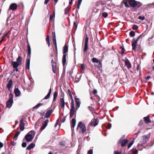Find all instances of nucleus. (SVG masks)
Instances as JSON below:
<instances>
[{
    "instance_id": "obj_1",
    "label": "nucleus",
    "mask_w": 154,
    "mask_h": 154,
    "mask_svg": "<svg viewBox=\"0 0 154 154\" xmlns=\"http://www.w3.org/2000/svg\"><path fill=\"white\" fill-rule=\"evenodd\" d=\"M35 132L31 131L28 132L26 135L25 138L27 142L31 141L35 136Z\"/></svg>"
},
{
    "instance_id": "obj_2",
    "label": "nucleus",
    "mask_w": 154,
    "mask_h": 154,
    "mask_svg": "<svg viewBox=\"0 0 154 154\" xmlns=\"http://www.w3.org/2000/svg\"><path fill=\"white\" fill-rule=\"evenodd\" d=\"M128 2L130 6L132 8H135L136 7H139L142 5L140 2L135 0H128Z\"/></svg>"
},
{
    "instance_id": "obj_3",
    "label": "nucleus",
    "mask_w": 154,
    "mask_h": 154,
    "mask_svg": "<svg viewBox=\"0 0 154 154\" xmlns=\"http://www.w3.org/2000/svg\"><path fill=\"white\" fill-rule=\"evenodd\" d=\"M68 47L65 45L64 46L63 50V55L62 58V63L63 66H64L66 62V55L65 53L68 52Z\"/></svg>"
},
{
    "instance_id": "obj_4",
    "label": "nucleus",
    "mask_w": 154,
    "mask_h": 154,
    "mask_svg": "<svg viewBox=\"0 0 154 154\" xmlns=\"http://www.w3.org/2000/svg\"><path fill=\"white\" fill-rule=\"evenodd\" d=\"M150 134L147 135H145L143 137V140L140 142L137 145V147H139L140 146H142L143 144H145L147 142L150 138Z\"/></svg>"
},
{
    "instance_id": "obj_5",
    "label": "nucleus",
    "mask_w": 154,
    "mask_h": 154,
    "mask_svg": "<svg viewBox=\"0 0 154 154\" xmlns=\"http://www.w3.org/2000/svg\"><path fill=\"white\" fill-rule=\"evenodd\" d=\"M13 95L12 93H11L9 94V98L6 102V106L8 108H10L13 103Z\"/></svg>"
},
{
    "instance_id": "obj_6",
    "label": "nucleus",
    "mask_w": 154,
    "mask_h": 154,
    "mask_svg": "<svg viewBox=\"0 0 154 154\" xmlns=\"http://www.w3.org/2000/svg\"><path fill=\"white\" fill-rule=\"evenodd\" d=\"M80 128L82 134H84L86 131V128L85 125L82 122L80 121L77 125V129Z\"/></svg>"
},
{
    "instance_id": "obj_7",
    "label": "nucleus",
    "mask_w": 154,
    "mask_h": 154,
    "mask_svg": "<svg viewBox=\"0 0 154 154\" xmlns=\"http://www.w3.org/2000/svg\"><path fill=\"white\" fill-rule=\"evenodd\" d=\"M142 35V34L140 35L137 38L136 40H135V38H134L132 40V50L134 51H135L136 50V48L137 42L139 40Z\"/></svg>"
},
{
    "instance_id": "obj_8",
    "label": "nucleus",
    "mask_w": 154,
    "mask_h": 154,
    "mask_svg": "<svg viewBox=\"0 0 154 154\" xmlns=\"http://www.w3.org/2000/svg\"><path fill=\"white\" fill-rule=\"evenodd\" d=\"M99 122V120L97 119L94 118L92 119L91 122L88 125V126H91L95 127L98 125Z\"/></svg>"
},
{
    "instance_id": "obj_9",
    "label": "nucleus",
    "mask_w": 154,
    "mask_h": 154,
    "mask_svg": "<svg viewBox=\"0 0 154 154\" xmlns=\"http://www.w3.org/2000/svg\"><path fill=\"white\" fill-rule=\"evenodd\" d=\"M86 37L85 40V44L83 50V51L84 52H86L87 51L88 48V43L89 38L87 35L86 34Z\"/></svg>"
},
{
    "instance_id": "obj_10",
    "label": "nucleus",
    "mask_w": 154,
    "mask_h": 154,
    "mask_svg": "<svg viewBox=\"0 0 154 154\" xmlns=\"http://www.w3.org/2000/svg\"><path fill=\"white\" fill-rule=\"evenodd\" d=\"M125 64V66L127 67L128 69H129L131 67V65L128 59L125 57V60H124Z\"/></svg>"
},
{
    "instance_id": "obj_11",
    "label": "nucleus",
    "mask_w": 154,
    "mask_h": 154,
    "mask_svg": "<svg viewBox=\"0 0 154 154\" xmlns=\"http://www.w3.org/2000/svg\"><path fill=\"white\" fill-rule=\"evenodd\" d=\"M128 142V140H124L123 139V138H122L119 141L118 143V144H119L121 143L122 146H124Z\"/></svg>"
},
{
    "instance_id": "obj_12",
    "label": "nucleus",
    "mask_w": 154,
    "mask_h": 154,
    "mask_svg": "<svg viewBox=\"0 0 154 154\" xmlns=\"http://www.w3.org/2000/svg\"><path fill=\"white\" fill-rule=\"evenodd\" d=\"M51 64L52 66V70L53 72L56 74V63L54 62V60L52 59L51 60Z\"/></svg>"
},
{
    "instance_id": "obj_13",
    "label": "nucleus",
    "mask_w": 154,
    "mask_h": 154,
    "mask_svg": "<svg viewBox=\"0 0 154 154\" xmlns=\"http://www.w3.org/2000/svg\"><path fill=\"white\" fill-rule=\"evenodd\" d=\"M17 8V4L16 3H13L10 5L9 9L12 10H16Z\"/></svg>"
},
{
    "instance_id": "obj_14",
    "label": "nucleus",
    "mask_w": 154,
    "mask_h": 154,
    "mask_svg": "<svg viewBox=\"0 0 154 154\" xmlns=\"http://www.w3.org/2000/svg\"><path fill=\"white\" fill-rule=\"evenodd\" d=\"M20 128L21 131H23L24 129V123L23 120L21 119L20 121Z\"/></svg>"
},
{
    "instance_id": "obj_15",
    "label": "nucleus",
    "mask_w": 154,
    "mask_h": 154,
    "mask_svg": "<svg viewBox=\"0 0 154 154\" xmlns=\"http://www.w3.org/2000/svg\"><path fill=\"white\" fill-rule=\"evenodd\" d=\"M75 101L76 104V109H77L78 108L80 107L81 103L80 102V99L78 98H75Z\"/></svg>"
},
{
    "instance_id": "obj_16",
    "label": "nucleus",
    "mask_w": 154,
    "mask_h": 154,
    "mask_svg": "<svg viewBox=\"0 0 154 154\" xmlns=\"http://www.w3.org/2000/svg\"><path fill=\"white\" fill-rule=\"evenodd\" d=\"M76 122V119H75L73 118L72 119L71 124V128H72V130H73V129H74V128Z\"/></svg>"
},
{
    "instance_id": "obj_17",
    "label": "nucleus",
    "mask_w": 154,
    "mask_h": 154,
    "mask_svg": "<svg viewBox=\"0 0 154 154\" xmlns=\"http://www.w3.org/2000/svg\"><path fill=\"white\" fill-rule=\"evenodd\" d=\"M30 62V58L27 59L26 61V69H29Z\"/></svg>"
},
{
    "instance_id": "obj_18",
    "label": "nucleus",
    "mask_w": 154,
    "mask_h": 154,
    "mask_svg": "<svg viewBox=\"0 0 154 154\" xmlns=\"http://www.w3.org/2000/svg\"><path fill=\"white\" fill-rule=\"evenodd\" d=\"M48 122V119H47L45 121V122H44L41 128V129L42 130H44L46 126L47 125Z\"/></svg>"
},
{
    "instance_id": "obj_19",
    "label": "nucleus",
    "mask_w": 154,
    "mask_h": 154,
    "mask_svg": "<svg viewBox=\"0 0 154 154\" xmlns=\"http://www.w3.org/2000/svg\"><path fill=\"white\" fill-rule=\"evenodd\" d=\"M60 105L62 108H64L65 106V103L64 98H60Z\"/></svg>"
},
{
    "instance_id": "obj_20",
    "label": "nucleus",
    "mask_w": 154,
    "mask_h": 154,
    "mask_svg": "<svg viewBox=\"0 0 154 154\" xmlns=\"http://www.w3.org/2000/svg\"><path fill=\"white\" fill-rule=\"evenodd\" d=\"M12 65L14 68H18V66L20 65L17 63L16 61H12Z\"/></svg>"
},
{
    "instance_id": "obj_21",
    "label": "nucleus",
    "mask_w": 154,
    "mask_h": 154,
    "mask_svg": "<svg viewBox=\"0 0 154 154\" xmlns=\"http://www.w3.org/2000/svg\"><path fill=\"white\" fill-rule=\"evenodd\" d=\"M14 93L15 96L18 97L20 95V92L18 88H15L14 90Z\"/></svg>"
},
{
    "instance_id": "obj_22",
    "label": "nucleus",
    "mask_w": 154,
    "mask_h": 154,
    "mask_svg": "<svg viewBox=\"0 0 154 154\" xmlns=\"http://www.w3.org/2000/svg\"><path fill=\"white\" fill-rule=\"evenodd\" d=\"M35 146V143H32L27 147L26 149V150H30L33 148Z\"/></svg>"
},
{
    "instance_id": "obj_23",
    "label": "nucleus",
    "mask_w": 154,
    "mask_h": 154,
    "mask_svg": "<svg viewBox=\"0 0 154 154\" xmlns=\"http://www.w3.org/2000/svg\"><path fill=\"white\" fill-rule=\"evenodd\" d=\"M13 84L12 80L11 79L8 82L7 85V87L9 90L11 88Z\"/></svg>"
},
{
    "instance_id": "obj_24",
    "label": "nucleus",
    "mask_w": 154,
    "mask_h": 154,
    "mask_svg": "<svg viewBox=\"0 0 154 154\" xmlns=\"http://www.w3.org/2000/svg\"><path fill=\"white\" fill-rule=\"evenodd\" d=\"M52 112V109H50L48 110L46 113V118H49L50 116L51 115Z\"/></svg>"
},
{
    "instance_id": "obj_25",
    "label": "nucleus",
    "mask_w": 154,
    "mask_h": 154,
    "mask_svg": "<svg viewBox=\"0 0 154 154\" xmlns=\"http://www.w3.org/2000/svg\"><path fill=\"white\" fill-rule=\"evenodd\" d=\"M145 123L148 124L151 121L149 117H145L143 118Z\"/></svg>"
},
{
    "instance_id": "obj_26",
    "label": "nucleus",
    "mask_w": 154,
    "mask_h": 154,
    "mask_svg": "<svg viewBox=\"0 0 154 154\" xmlns=\"http://www.w3.org/2000/svg\"><path fill=\"white\" fill-rule=\"evenodd\" d=\"M75 109L71 108L70 109V118H71L75 113Z\"/></svg>"
},
{
    "instance_id": "obj_27",
    "label": "nucleus",
    "mask_w": 154,
    "mask_h": 154,
    "mask_svg": "<svg viewBox=\"0 0 154 154\" xmlns=\"http://www.w3.org/2000/svg\"><path fill=\"white\" fill-rule=\"evenodd\" d=\"M22 58L20 56H19L16 60V62L20 65L21 64Z\"/></svg>"
},
{
    "instance_id": "obj_28",
    "label": "nucleus",
    "mask_w": 154,
    "mask_h": 154,
    "mask_svg": "<svg viewBox=\"0 0 154 154\" xmlns=\"http://www.w3.org/2000/svg\"><path fill=\"white\" fill-rule=\"evenodd\" d=\"M51 88H50L49 89V92L48 94H47V95L44 98V99H48L50 96L51 93Z\"/></svg>"
},
{
    "instance_id": "obj_29",
    "label": "nucleus",
    "mask_w": 154,
    "mask_h": 154,
    "mask_svg": "<svg viewBox=\"0 0 154 154\" xmlns=\"http://www.w3.org/2000/svg\"><path fill=\"white\" fill-rule=\"evenodd\" d=\"M136 69L137 71L138 72H139V73L140 75L141 74V67L140 66V64H138L137 65V66L136 67Z\"/></svg>"
},
{
    "instance_id": "obj_30",
    "label": "nucleus",
    "mask_w": 154,
    "mask_h": 154,
    "mask_svg": "<svg viewBox=\"0 0 154 154\" xmlns=\"http://www.w3.org/2000/svg\"><path fill=\"white\" fill-rule=\"evenodd\" d=\"M57 93L56 91H55L53 94V101L54 102L56 101L57 100Z\"/></svg>"
},
{
    "instance_id": "obj_31",
    "label": "nucleus",
    "mask_w": 154,
    "mask_h": 154,
    "mask_svg": "<svg viewBox=\"0 0 154 154\" xmlns=\"http://www.w3.org/2000/svg\"><path fill=\"white\" fill-rule=\"evenodd\" d=\"M27 48L28 49V56H30L31 53V49L30 46L29 44L28 45Z\"/></svg>"
},
{
    "instance_id": "obj_32",
    "label": "nucleus",
    "mask_w": 154,
    "mask_h": 154,
    "mask_svg": "<svg viewBox=\"0 0 154 154\" xmlns=\"http://www.w3.org/2000/svg\"><path fill=\"white\" fill-rule=\"evenodd\" d=\"M46 41L47 42V44L48 45V46L49 47L50 46L49 37V35H47L46 38Z\"/></svg>"
},
{
    "instance_id": "obj_33",
    "label": "nucleus",
    "mask_w": 154,
    "mask_h": 154,
    "mask_svg": "<svg viewBox=\"0 0 154 154\" xmlns=\"http://www.w3.org/2000/svg\"><path fill=\"white\" fill-rule=\"evenodd\" d=\"M109 1V0L104 1L103 2L102 1H100L98 2V3L100 5H103Z\"/></svg>"
},
{
    "instance_id": "obj_34",
    "label": "nucleus",
    "mask_w": 154,
    "mask_h": 154,
    "mask_svg": "<svg viewBox=\"0 0 154 154\" xmlns=\"http://www.w3.org/2000/svg\"><path fill=\"white\" fill-rule=\"evenodd\" d=\"M92 61L93 63H98L99 62V60L95 57H94L92 59Z\"/></svg>"
},
{
    "instance_id": "obj_35",
    "label": "nucleus",
    "mask_w": 154,
    "mask_h": 154,
    "mask_svg": "<svg viewBox=\"0 0 154 154\" xmlns=\"http://www.w3.org/2000/svg\"><path fill=\"white\" fill-rule=\"evenodd\" d=\"M10 31L8 30L7 31H6L5 33L3 34V35L2 36V37L3 38H5V37L8 35V33Z\"/></svg>"
},
{
    "instance_id": "obj_36",
    "label": "nucleus",
    "mask_w": 154,
    "mask_h": 154,
    "mask_svg": "<svg viewBox=\"0 0 154 154\" xmlns=\"http://www.w3.org/2000/svg\"><path fill=\"white\" fill-rule=\"evenodd\" d=\"M71 99L72 100L71 102V108L75 109V108L74 107V100L73 99V98Z\"/></svg>"
},
{
    "instance_id": "obj_37",
    "label": "nucleus",
    "mask_w": 154,
    "mask_h": 154,
    "mask_svg": "<svg viewBox=\"0 0 154 154\" xmlns=\"http://www.w3.org/2000/svg\"><path fill=\"white\" fill-rule=\"evenodd\" d=\"M120 48L122 50L121 55L122 56H123L124 54L125 50L123 47H121Z\"/></svg>"
},
{
    "instance_id": "obj_38",
    "label": "nucleus",
    "mask_w": 154,
    "mask_h": 154,
    "mask_svg": "<svg viewBox=\"0 0 154 154\" xmlns=\"http://www.w3.org/2000/svg\"><path fill=\"white\" fill-rule=\"evenodd\" d=\"M43 103H39L38 104L36 105L33 108V109H37V108H38L40 106H42L43 105Z\"/></svg>"
},
{
    "instance_id": "obj_39",
    "label": "nucleus",
    "mask_w": 154,
    "mask_h": 154,
    "mask_svg": "<svg viewBox=\"0 0 154 154\" xmlns=\"http://www.w3.org/2000/svg\"><path fill=\"white\" fill-rule=\"evenodd\" d=\"M43 103H39L38 104L36 105L33 108V109H37V108H38L40 106H42L43 105Z\"/></svg>"
},
{
    "instance_id": "obj_40",
    "label": "nucleus",
    "mask_w": 154,
    "mask_h": 154,
    "mask_svg": "<svg viewBox=\"0 0 154 154\" xmlns=\"http://www.w3.org/2000/svg\"><path fill=\"white\" fill-rule=\"evenodd\" d=\"M14 68L15 69H14L13 71L11 72V73H14V75H15L16 77L17 78V75H16V74L15 73V72L16 71V72H18V69L17 68Z\"/></svg>"
},
{
    "instance_id": "obj_41",
    "label": "nucleus",
    "mask_w": 154,
    "mask_h": 154,
    "mask_svg": "<svg viewBox=\"0 0 154 154\" xmlns=\"http://www.w3.org/2000/svg\"><path fill=\"white\" fill-rule=\"evenodd\" d=\"M53 43L54 45L56 51L57 52V42H56V40L55 41H53Z\"/></svg>"
},
{
    "instance_id": "obj_42",
    "label": "nucleus",
    "mask_w": 154,
    "mask_h": 154,
    "mask_svg": "<svg viewBox=\"0 0 154 154\" xmlns=\"http://www.w3.org/2000/svg\"><path fill=\"white\" fill-rule=\"evenodd\" d=\"M129 35L131 37H133L135 36V33L134 31H131L130 32Z\"/></svg>"
},
{
    "instance_id": "obj_43",
    "label": "nucleus",
    "mask_w": 154,
    "mask_h": 154,
    "mask_svg": "<svg viewBox=\"0 0 154 154\" xmlns=\"http://www.w3.org/2000/svg\"><path fill=\"white\" fill-rule=\"evenodd\" d=\"M68 93L69 94V97H70L71 99H73V97H72V94L71 91L69 89H68Z\"/></svg>"
},
{
    "instance_id": "obj_44",
    "label": "nucleus",
    "mask_w": 154,
    "mask_h": 154,
    "mask_svg": "<svg viewBox=\"0 0 154 154\" xmlns=\"http://www.w3.org/2000/svg\"><path fill=\"white\" fill-rule=\"evenodd\" d=\"M70 7H67L66 8L65 10V14H67V12H68L70 9Z\"/></svg>"
},
{
    "instance_id": "obj_45",
    "label": "nucleus",
    "mask_w": 154,
    "mask_h": 154,
    "mask_svg": "<svg viewBox=\"0 0 154 154\" xmlns=\"http://www.w3.org/2000/svg\"><path fill=\"white\" fill-rule=\"evenodd\" d=\"M108 16V14L107 12H104L102 14V16L104 18H106Z\"/></svg>"
},
{
    "instance_id": "obj_46",
    "label": "nucleus",
    "mask_w": 154,
    "mask_h": 154,
    "mask_svg": "<svg viewBox=\"0 0 154 154\" xmlns=\"http://www.w3.org/2000/svg\"><path fill=\"white\" fill-rule=\"evenodd\" d=\"M133 143L134 140L131 141L130 143H129L128 144V149L129 148Z\"/></svg>"
},
{
    "instance_id": "obj_47",
    "label": "nucleus",
    "mask_w": 154,
    "mask_h": 154,
    "mask_svg": "<svg viewBox=\"0 0 154 154\" xmlns=\"http://www.w3.org/2000/svg\"><path fill=\"white\" fill-rule=\"evenodd\" d=\"M20 131H17L15 134V136H14V139H15V138H16L17 137H18L19 135L20 134Z\"/></svg>"
},
{
    "instance_id": "obj_48",
    "label": "nucleus",
    "mask_w": 154,
    "mask_h": 154,
    "mask_svg": "<svg viewBox=\"0 0 154 154\" xmlns=\"http://www.w3.org/2000/svg\"><path fill=\"white\" fill-rule=\"evenodd\" d=\"M132 152L133 154H137L138 151L137 149H134L132 150Z\"/></svg>"
},
{
    "instance_id": "obj_49",
    "label": "nucleus",
    "mask_w": 154,
    "mask_h": 154,
    "mask_svg": "<svg viewBox=\"0 0 154 154\" xmlns=\"http://www.w3.org/2000/svg\"><path fill=\"white\" fill-rule=\"evenodd\" d=\"M53 41H55L56 40V36H55V32H53Z\"/></svg>"
},
{
    "instance_id": "obj_50",
    "label": "nucleus",
    "mask_w": 154,
    "mask_h": 154,
    "mask_svg": "<svg viewBox=\"0 0 154 154\" xmlns=\"http://www.w3.org/2000/svg\"><path fill=\"white\" fill-rule=\"evenodd\" d=\"M138 28V26L137 25H134L132 27V29L133 30H136Z\"/></svg>"
},
{
    "instance_id": "obj_51",
    "label": "nucleus",
    "mask_w": 154,
    "mask_h": 154,
    "mask_svg": "<svg viewBox=\"0 0 154 154\" xmlns=\"http://www.w3.org/2000/svg\"><path fill=\"white\" fill-rule=\"evenodd\" d=\"M60 144L63 146H65V142L64 141H61L60 142Z\"/></svg>"
},
{
    "instance_id": "obj_52",
    "label": "nucleus",
    "mask_w": 154,
    "mask_h": 154,
    "mask_svg": "<svg viewBox=\"0 0 154 154\" xmlns=\"http://www.w3.org/2000/svg\"><path fill=\"white\" fill-rule=\"evenodd\" d=\"M55 16V14L54 12V15H50V21Z\"/></svg>"
},
{
    "instance_id": "obj_53",
    "label": "nucleus",
    "mask_w": 154,
    "mask_h": 154,
    "mask_svg": "<svg viewBox=\"0 0 154 154\" xmlns=\"http://www.w3.org/2000/svg\"><path fill=\"white\" fill-rule=\"evenodd\" d=\"M145 17L144 16H140L138 17V19L141 20H144L145 19Z\"/></svg>"
},
{
    "instance_id": "obj_54",
    "label": "nucleus",
    "mask_w": 154,
    "mask_h": 154,
    "mask_svg": "<svg viewBox=\"0 0 154 154\" xmlns=\"http://www.w3.org/2000/svg\"><path fill=\"white\" fill-rule=\"evenodd\" d=\"M27 144L26 142H23L22 144V147L25 148L26 147Z\"/></svg>"
},
{
    "instance_id": "obj_55",
    "label": "nucleus",
    "mask_w": 154,
    "mask_h": 154,
    "mask_svg": "<svg viewBox=\"0 0 154 154\" xmlns=\"http://www.w3.org/2000/svg\"><path fill=\"white\" fill-rule=\"evenodd\" d=\"M143 120H140L139 123V126H141L143 124Z\"/></svg>"
},
{
    "instance_id": "obj_56",
    "label": "nucleus",
    "mask_w": 154,
    "mask_h": 154,
    "mask_svg": "<svg viewBox=\"0 0 154 154\" xmlns=\"http://www.w3.org/2000/svg\"><path fill=\"white\" fill-rule=\"evenodd\" d=\"M93 151L92 149H90L88 151V154H93Z\"/></svg>"
},
{
    "instance_id": "obj_57",
    "label": "nucleus",
    "mask_w": 154,
    "mask_h": 154,
    "mask_svg": "<svg viewBox=\"0 0 154 154\" xmlns=\"http://www.w3.org/2000/svg\"><path fill=\"white\" fill-rule=\"evenodd\" d=\"M124 4L125 5V6L128 8L129 7V5H128V3L127 2H124Z\"/></svg>"
},
{
    "instance_id": "obj_58",
    "label": "nucleus",
    "mask_w": 154,
    "mask_h": 154,
    "mask_svg": "<svg viewBox=\"0 0 154 154\" xmlns=\"http://www.w3.org/2000/svg\"><path fill=\"white\" fill-rule=\"evenodd\" d=\"M66 116L64 117V118L62 119L61 120V121L63 123L65 122V121L66 120Z\"/></svg>"
},
{
    "instance_id": "obj_59",
    "label": "nucleus",
    "mask_w": 154,
    "mask_h": 154,
    "mask_svg": "<svg viewBox=\"0 0 154 154\" xmlns=\"http://www.w3.org/2000/svg\"><path fill=\"white\" fill-rule=\"evenodd\" d=\"M11 145H12L13 146H15L16 144V143L14 142V141H12L11 142Z\"/></svg>"
},
{
    "instance_id": "obj_60",
    "label": "nucleus",
    "mask_w": 154,
    "mask_h": 154,
    "mask_svg": "<svg viewBox=\"0 0 154 154\" xmlns=\"http://www.w3.org/2000/svg\"><path fill=\"white\" fill-rule=\"evenodd\" d=\"M81 67L83 70H84L85 69V66L83 64H81Z\"/></svg>"
},
{
    "instance_id": "obj_61",
    "label": "nucleus",
    "mask_w": 154,
    "mask_h": 154,
    "mask_svg": "<svg viewBox=\"0 0 154 154\" xmlns=\"http://www.w3.org/2000/svg\"><path fill=\"white\" fill-rule=\"evenodd\" d=\"M111 125L110 124H108L107 128L108 129H110L111 127Z\"/></svg>"
},
{
    "instance_id": "obj_62",
    "label": "nucleus",
    "mask_w": 154,
    "mask_h": 154,
    "mask_svg": "<svg viewBox=\"0 0 154 154\" xmlns=\"http://www.w3.org/2000/svg\"><path fill=\"white\" fill-rule=\"evenodd\" d=\"M121 152H118L117 151H115L114 152V154H121Z\"/></svg>"
},
{
    "instance_id": "obj_63",
    "label": "nucleus",
    "mask_w": 154,
    "mask_h": 154,
    "mask_svg": "<svg viewBox=\"0 0 154 154\" xmlns=\"http://www.w3.org/2000/svg\"><path fill=\"white\" fill-rule=\"evenodd\" d=\"M150 77H151V76H150L149 75V76H148L146 77H145L144 79H145L146 80H149L150 78Z\"/></svg>"
},
{
    "instance_id": "obj_64",
    "label": "nucleus",
    "mask_w": 154,
    "mask_h": 154,
    "mask_svg": "<svg viewBox=\"0 0 154 154\" xmlns=\"http://www.w3.org/2000/svg\"><path fill=\"white\" fill-rule=\"evenodd\" d=\"M50 0H45L44 2V4L45 5H47Z\"/></svg>"
}]
</instances>
